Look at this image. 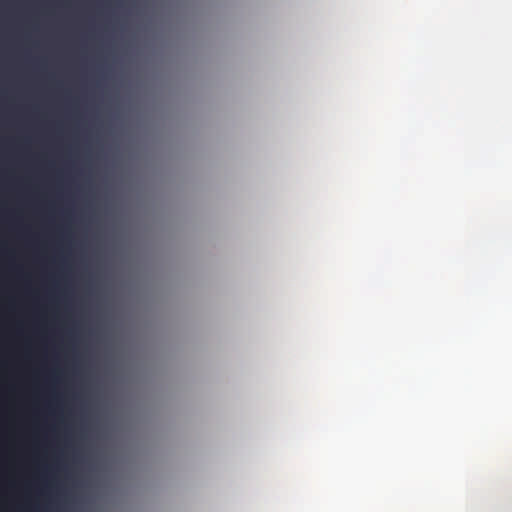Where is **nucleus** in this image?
<instances>
[{
  "label": "nucleus",
  "instance_id": "f03ea898",
  "mask_svg": "<svg viewBox=\"0 0 512 512\" xmlns=\"http://www.w3.org/2000/svg\"><path fill=\"white\" fill-rule=\"evenodd\" d=\"M0 416H63L62 414H0Z\"/></svg>",
  "mask_w": 512,
  "mask_h": 512
},
{
  "label": "nucleus",
  "instance_id": "f257e3e1",
  "mask_svg": "<svg viewBox=\"0 0 512 512\" xmlns=\"http://www.w3.org/2000/svg\"><path fill=\"white\" fill-rule=\"evenodd\" d=\"M61 383V377L56 372H53L43 385L36 387V392L43 397L51 399L57 398L60 394Z\"/></svg>",
  "mask_w": 512,
  "mask_h": 512
}]
</instances>
